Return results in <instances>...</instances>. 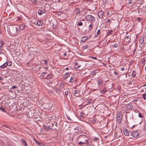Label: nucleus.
Here are the masks:
<instances>
[{
	"instance_id": "nucleus-29",
	"label": "nucleus",
	"mask_w": 146,
	"mask_h": 146,
	"mask_svg": "<svg viewBox=\"0 0 146 146\" xmlns=\"http://www.w3.org/2000/svg\"><path fill=\"white\" fill-rule=\"evenodd\" d=\"M44 126L45 129L48 130H50V128H49V126L48 125H47V126L44 125Z\"/></svg>"
},
{
	"instance_id": "nucleus-51",
	"label": "nucleus",
	"mask_w": 146,
	"mask_h": 146,
	"mask_svg": "<svg viewBox=\"0 0 146 146\" xmlns=\"http://www.w3.org/2000/svg\"><path fill=\"white\" fill-rule=\"evenodd\" d=\"M112 32V31L111 30H109L108 31V33L110 34H111V33Z\"/></svg>"
},
{
	"instance_id": "nucleus-55",
	"label": "nucleus",
	"mask_w": 146,
	"mask_h": 146,
	"mask_svg": "<svg viewBox=\"0 0 146 146\" xmlns=\"http://www.w3.org/2000/svg\"><path fill=\"white\" fill-rule=\"evenodd\" d=\"M125 69V68L124 67H122L121 69V70L122 71H124Z\"/></svg>"
},
{
	"instance_id": "nucleus-2",
	"label": "nucleus",
	"mask_w": 146,
	"mask_h": 146,
	"mask_svg": "<svg viewBox=\"0 0 146 146\" xmlns=\"http://www.w3.org/2000/svg\"><path fill=\"white\" fill-rule=\"evenodd\" d=\"M9 33L11 36H14L17 35L19 33V28L11 26L9 28Z\"/></svg>"
},
{
	"instance_id": "nucleus-20",
	"label": "nucleus",
	"mask_w": 146,
	"mask_h": 146,
	"mask_svg": "<svg viewBox=\"0 0 146 146\" xmlns=\"http://www.w3.org/2000/svg\"><path fill=\"white\" fill-rule=\"evenodd\" d=\"M88 39V38L87 37H86L85 36L83 37L82 39V42H83L85 41L86 40H87Z\"/></svg>"
},
{
	"instance_id": "nucleus-14",
	"label": "nucleus",
	"mask_w": 146,
	"mask_h": 146,
	"mask_svg": "<svg viewBox=\"0 0 146 146\" xmlns=\"http://www.w3.org/2000/svg\"><path fill=\"white\" fill-rule=\"evenodd\" d=\"M70 76V74L68 73H66L63 77L64 79H65L68 77Z\"/></svg>"
},
{
	"instance_id": "nucleus-21",
	"label": "nucleus",
	"mask_w": 146,
	"mask_h": 146,
	"mask_svg": "<svg viewBox=\"0 0 146 146\" xmlns=\"http://www.w3.org/2000/svg\"><path fill=\"white\" fill-rule=\"evenodd\" d=\"M122 119V118L120 117L119 116L117 117V120L119 123H121Z\"/></svg>"
},
{
	"instance_id": "nucleus-60",
	"label": "nucleus",
	"mask_w": 146,
	"mask_h": 146,
	"mask_svg": "<svg viewBox=\"0 0 146 146\" xmlns=\"http://www.w3.org/2000/svg\"><path fill=\"white\" fill-rule=\"evenodd\" d=\"M18 20H21V19L19 17H18Z\"/></svg>"
},
{
	"instance_id": "nucleus-39",
	"label": "nucleus",
	"mask_w": 146,
	"mask_h": 146,
	"mask_svg": "<svg viewBox=\"0 0 146 146\" xmlns=\"http://www.w3.org/2000/svg\"><path fill=\"white\" fill-rule=\"evenodd\" d=\"M3 50L2 48H0V54H3Z\"/></svg>"
},
{
	"instance_id": "nucleus-5",
	"label": "nucleus",
	"mask_w": 146,
	"mask_h": 146,
	"mask_svg": "<svg viewBox=\"0 0 146 146\" xmlns=\"http://www.w3.org/2000/svg\"><path fill=\"white\" fill-rule=\"evenodd\" d=\"M108 81V80H104L103 78H101L98 79L97 81V82L98 84L100 86L103 82H106Z\"/></svg>"
},
{
	"instance_id": "nucleus-62",
	"label": "nucleus",
	"mask_w": 146,
	"mask_h": 146,
	"mask_svg": "<svg viewBox=\"0 0 146 146\" xmlns=\"http://www.w3.org/2000/svg\"><path fill=\"white\" fill-rule=\"evenodd\" d=\"M104 85H105V84H102V86H104Z\"/></svg>"
},
{
	"instance_id": "nucleus-17",
	"label": "nucleus",
	"mask_w": 146,
	"mask_h": 146,
	"mask_svg": "<svg viewBox=\"0 0 146 146\" xmlns=\"http://www.w3.org/2000/svg\"><path fill=\"white\" fill-rule=\"evenodd\" d=\"M4 44V42L3 40H0V48H2Z\"/></svg>"
},
{
	"instance_id": "nucleus-47",
	"label": "nucleus",
	"mask_w": 146,
	"mask_h": 146,
	"mask_svg": "<svg viewBox=\"0 0 146 146\" xmlns=\"http://www.w3.org/2000/svg\"><path fill=\"white\" fill-rule=\"evenodd\" d=\"M83 11H84V14H85L87 13V12L86 11H85L84 10H83Z\"/></svg>"
},
{
	"instance_id": "nucleus-13",
	"label": "nucleus",
	"mask_w": 146,
	"mask_h": 146,
	"mask_svg": "<svg viewBox=\"0 0 146 146\" xmlns=\"http://www.w3.org/2000/svg\"><path fill=\"white\" fill-rule=\"evenodd\" d=\"M81 66V65L80 64L79 62H77L74 65V67L76 69L79 68Z\"/></svg>"
},
{
	"instance_id": "nucleus-56",
	"label": "nucleus",
	"mask_w": 146,
	"mask_h": 146,
	"mask_svg": "<svg viewBox=\"0 0 146 146\" xmlns=\"http://www.w3.org/2000/svg\"><path fill=\"white\" fill-rule=\"evenodd\" d=\"M92 58L93 59H97V58H96V57H92Z\"/></svg>"
},
{
	"instance_id": "nucleus-45",
	"label": "nucleus",
	"mask_w": 146,
	"mask_h": 146,
	"mask_svg": "<svg viewBox=\"0 0 146 146\" xmlns=\"http://www.w3.org/2000/svg\"><path fill=\"white\" fill-rule=\"evenodd\" d=\"M145 96H146V94H143V99H144V100H146V98H145Z\"/></svg>"
},
{
	"instance_id": "nucleus-46",
	"label": "nucleus",
	"mask_w": 146,
	"mask_h": 146,
	"mask_svg": "<svg viewBox=\"0 0 146 146\" xmlns=\"http://www.w3.org/2000/svg\"><path fill=\"white\" fill-rule=\"evenodd\" d=\"M137 20L139 22H140L141 20V18H138Z\"/></svg>"
},
{
	"instance_id": "nucleus-32",
	"label": "nucleus",
	"mask_w": 146,
	"mask_h": 146,
	"mask_svg": "<svg viewBox=\"0 0 146 146\" xmlns=\"http://www.w3.org/2000/svg\"><path fill=\"white\" fill-rule=\"evenodd\" d=\"M106 22L107 24H109L111 23L110 20V19H108Z\"/></svg>"
},
{
	"instance_id": "nucleus-34",
	"label": "nucleus",
	"mask_w": 146,
	"mask_h": 146,
	"mask_svg": "<svg viewBox=\"0 0 146 146\" xmlns=\"http://www.w3.org/2000/svg\"><path fill=\"white\" fill-rule=\"evenodd\" d=\"M65 83L64 82H62L60 84V87H63V86L65 85Z\"/></svg>"
},
{
	"instance_id": "nucleus-12",
	"label": "nucleus",
	"mask_w": 146,
	"mask_h": 146,
	"mask_svg": "<svg viewBox=\"0 0 146 146\" xmlns=\"http://www.w3.org/2000/svg\"><path fill=\"white\" fill-rule=\"evenodd\" d=\"M123 133L126 136H128L129 135V132L126 129H125L123 130Z\"/></svg>"
},
{
	"instance_id": "nucleus-53",
	"label": "nucleus",
	"mask_w": 146,
	"mask_h": 146,
	"mask_svg": "<svg viewBox=\"0 0 146 146\" xmlns=\"http://www.w3.org/2000/svg\"><path fill=\"white\" fill-rule=\"evenodd\" d=\"M131 0H129V1L128 3L129 4H131L133 3L132 2H131Z\"/></svg>"
},
{
	"instance_id": "nucleus-8",
	"label": "nucleus",
	"mask_w": 146,
	"mask_h": 146,
	"mask_svg": "<svg viewBox=\"0 0 146 146\" xmlns=\"http://www.w3.org/2000/svg\"><path fill=\"white\" fill-rule=\"evenodd\" d=\"M75 132L77 133H80V127H77L74 128Z\"/></svg>"
},
{
	"instance_id": "nucleus-37",
	"label": "nucleus",
	"mask_w": 146,
	"mask_h": 146,
	"mask_svg": "<svg viewBox=\"0 0 146 146\" xmlns=\"http://www.w3.org/2000/svg\"><path fill=\"white\" fill-rule=\"evenodd\" d=\"M74 78L72 77L70 79L69 82H72L74 81Z\"/></svg>"
},
{
	"instance_id": "nucleus-44",
	"label": "nucleus",
	"mask_w": 146,
	"mask_h": 146,
	"mask_svg": "<svg viewBox=\"0 0 146 146\" xmlns=\"http://www.w3.org/2000/svg\"><path fill=\"white\" fill-rule=\"evenodd\" d=\"M0 110H1L2 111L5 112V110L3 108H1V107H0Z\"/></svg>"
},
{
	"instance_id": "nucleus-63",
	"label": "nucleus",
	"mask_w": 146,
	"mask_h": 146,
	"mask_svg": "<svg viewBox=\"0 0 146 146\" xmlns=\"http://www.w3.org/2000/svg\"><path fill=\"white\" fill-rule=\"evenodd\" d=\"M145 71H146V65L145 66Z\"/></svg>"
},
{
	"instance_id": "nucleus-61",
	"label": "nucleus",
	"mask_w": 146,
	"mask_h": 146,
	"mask_svg": "<svg viewBox=\"0 0 146 146\" xmlns=\"http://www.w3.org/2000/svg\"><path fill=\"white\" fill-rule=\"evenodd\" d=\"M126 38L127 39H129V36H126Z\"/></svg>"
},
{
	"instance_id": "nucleus-38",
	"label": "nucleus",
	"mask_w": 146,
	"mask_h": 146,
	"mask_svg": "<svg viewBox=\"0 0 146 146\" xmlns=\"http://www.w3.org/2000/svg\"><path fill=\"white\" fill-rule=\"evenodd\" d=\"M139 117L141 118H142L143 117V116L142 115V114L141 113H139V115H138Z\"/></svg>"
},
{
	"instance_id": "nucleus-57",
	"label": "nucleus",
	"mask_w": 146,
	"mask_h": 146,
	"mask_svg": "<svg viewBox=\"0 0 146 146\" xmlns=\"http://www.w3.org/2000/svg\"><path fill=\"white\" fill-rule=\"evenodd\" d=\"M66 53H65L64 54V56H66Z\"/></svg>"
},
{
	"instance_id": "nucleus-7",
	"label": "nucleus",
	"mask_w": 146,
	"mask_h": 146,
	"mask_svg": "<svg viewBox=\"0 0 146 146\" xmlns=\"http://www.w3.org/2000/svg\"><path fill=\"white\" fill-rule=\"evenodd\" d=\"M131 135L133 137H136L139 135V133L135 131L132 132Z\"/></svg>"
},
{
	"instance_id": "nucleus-42",
	"label": "nucleus",
	"mask_w": 146,
	"mask_h": 146,
	"mask_svg": "<svg viewBox=\"0 0 146 146\" xmlns=\"http://www.w3.org/2000/svg\"><path fill=\"white\" fill-rule=\"evenodd\" d=\"M46 73H45V72H42V76H43V77H44V76L45 75H46Z\"/></svg>"
},
{
	"instance_id": "nucleus-58",
	"label": "nucleus",
	"mask_w": 146,
	"mask_h": 146,
	"mask_svg": "<svg viewBox=\"0 0 146 146\" xmlns=\"http://www.w3.org/2000/svg\"><path fill=\"white\" fill-rule=\"evenodd\" d=\"M44 62H45V64H46L47 62V60H45L44 61Z\"/></svg>"
},
{
	"instance_id": "nucleus-27",
	"label": "nucleus",
	"mask_w": 146,
	"mask_h": 146,
	"mask_svg": "<svg viewBox=\"0 0 146 146\" xmlns=\"http://www.w3.org/2000/svg\"><path fill=\"white\" fill-rule=\"evenodd\" d=\"M35 141L36 142V143H37L39 146H44V144H43V143H40V142H38L36 141Z\"/></svg>"
},
{
	"instance_id": "nucleus-59",
	"label": "nucleus",
	"mask_w": 146,
	"mask_h": 146,
	"mask_svg": "<svg viewBox=\"0 0 146 146\" xmlns=\"http://www.w3.org/2000/svg\"><path fill=\"white\" fill-rule=\"evenodd\" d=\"M66 70H69V68H66Z\"/></svg>"
},
{
	"instance_id": "nucleus-41",
	"label": "nucleus",
	"mask_w": 146,
	"mask_h": 146,
	"mask_svg": "<svg viewBox=\"0 0 146 146\" xmlns=\"http://www.w3.org/2000/svg\"><path fill=\"white\" fill-rule=\"evenodd\" d=\"M98 139H99L97 137H95L93 139V140L94 141H96Z\"/></svg>"
},
{
	"instance_id": "nucleus-35",
	"label": "nucleus",
	"mask_w": 146,
	"mask_h": 146,
	"mask_svg": "<svg viewBox=\"0 0 146 146\" xmlns=\"http://www.w3.org/2000/svg\"><path fill=\"white\" fill-rule=\"evenodd\" d=\"M92 102V99H90L89 100V101L87 102V104H91Z\"/></svg>"
},
{
	"instance_id": "nucleus-22",
	"label": "nucleus",
	"mask_w": 146,
	"mask_h": 146,
	"mask_svg": "<svg viewBox=\"0 0 146 146\" xmlns=\"http://www.w3.org/2000/svg\"><path fill=\"white\" fill-rule=\"evenodd\" d=\"M83 24L81 21H78L77 22V25L79 26H82L83 25Z\"/></svg>"
},
{
	"instance_id": "nucleus-54",
	"label": "nucleus",
	"mask_w": 146,
	"mask_h": 146,
	"mask_svg": "<svg viewBox=\"0 0 146 146\" xmlns=\"http://www.w3.org/2000/svg\"><path fill=\"white\" fill-rule=\"evenodd\" d=\"M31 63L30 62H28L26 63V65H29Z\"/></svg>"
},
{
	"instance_id": "nucleus-1",
	"label": "nucleus",
	"mask_w": 146,
	"mask_h": 146,
	"mask_svg": "<svg viewBox=\"0 0 146 146\" xmlns=\"http://www.w3.org/2000/svg\"><path fill=\"white\" fill-rule=\"evenodd\" d=\"M79 139H81V141L78 143V145L80 146H89L88 145L89 140L86 136L84 135H80L76 138L77 141H78Z\"/></svg>"
},
{
	"instance_id": "nucleus-15",
	"label": "nucleus",
	"mask_w": 146,
	"mask_h": 146,
	"mask_svg": "<svg viewBox=\"0 0 146 146\" xmlns=\"http://www.w3.org/2000/svg\"><path fill=\"white\" fill-rule=\"evenodd\" d=\"M144 40V37H141L140 38L139 40V43L141 44H142L143 43Z\"/></svg>"
},
{
	"instance_id": "nucleus-28",
	"label": "nucleus",
	"mask_w": 146,
	"mask_h": 146,
	"mask_svg": "<svg viewBox=\"0 0 146 146\" xmlns=\"http://www.w3.org/2000/svg\"><path fill=\"white\" fill-rule=\"evenodd\" d=\"M29 1L34 4H36L37 3V0H29Z\"/></svg>"
},
{
	"instance_id": "nucleus-31",
	"label": "nucleus",
	"mask_w": 146,
	"mask_h": 146,
	"mask_svg": "<svg viewBox=\"0 0 146 146\" xmlns=\"http://www.w3.org/2000/svg\"><path fill=\"white\" fill-rule=\"evenodd\" d=\"M88 48V46L87 45H86L83 46L82 49L83 50H85L87 49Z\"/></svg>"
},
{
	"instance_id": "nucleus-64",
	"label": "nucleus",
	"mask_w": 146,
	"mask_h": 146,
	"mask_svg": "<svg viewBox=\"0 0 146 146\" xmlns=\"http://www.w3.org/2000/svg\"><path fill=\"white\" fill-rule=\"evenodd\" d=\"M146 86V84L143 85V86Z\"/></svg>"
},
{
	"instance_id": "nucleus-36",
	"label": "nucleus",
	"mask_w": 146,
	"mask_h": 146,
	"mask_svg": "<svg viewBox=\"0 0 146 146\" xmlns=\"http://www.w3.org/2000/svg\"><path fill=\"white\" fill-rule=\"evenodd\" d=\"M93 27V26L92 24L90 25L89 26V29L90 30L92 29Z\"/></svg>"
},
{
	"instance_id": "nucleus-40",
	"label": "nucleus",
	"mask_w": 146,
	"mask_h": 146,
	"mask_svg": "<svg viewBox=\"0 0 146 146\" xmlns=\"http://www.w3.org/2000/svg\"><path fill=\"white\" fill-rule=\"evenodd\" d=\"M106 91V90L103 89L101 91V92L102 93H104Z\"/></svg>"
},
{
	"instance_id": "nucleus-11",
	"label": "nucleus",
	"mask_w": 146,
	"mask_h": 146,
	"mask_svg": "<svg viewBox=\"0 0 146 146\" xmlns=\"http://www.w3.org/2000/svg\"><path fill=\"white\" fill-rule=\"evenodd\" d=\"M104 15V12L103 11H100L98 13V15L99 17L100 18H102L103 17Z\"/></svg>"
},
{
	"instance_id": "nucleus-30",
	"label": "nucleus",
	"mask_w": 146,
	"mask_h": 146,
	"mask_svg": "<svg viewBox=\"0 0 146 146\" xmlns=\"http://www.w3.org/2000/svg\"><path fill=\"white\" fill-rule=\"evenodd\" d=\"M97 121V119L96 118L93 119L92 121V123H95Z\"/></svg>"
},
{
	"instance_id": "nucleus-3",
	"label": "nucleus",
	"mask_w": 146,
	"mask_h": 146,
	"mask_svg": "<svg viewBox=\"0 0 146 146\" xmlns=\"http://www.w3.org/2000/svg\"><path fill=\"white\" fill-rule=\"evenodd\" d=\"M86 21H91V22H94L96 20L95 17L91 15H88L86 16L85 17Z\"/></svg>"
},
{
	"instance_id": "nucleus-49",
	"label": "nucleus",
	"mask_w": 146,
	"mask_h": 146,
	"mask_svg": "<svg viewBox=\"0 0 146 146\" xmlns=\"http://www.w3.org/2000/svg\"><path fill=\"white\" fill-rule=\"evenodd\" d=\"M68 91H66L65 92V94L66 96H67V95H68Z\"/></svg>"
},
{
	"instance_id": "nucleus-48",
	"label": "nucleus",
	"mask_w": 146,
	"mask_h": 146,
	"mask_svg": "<svg viewBox=\"0 0 146 146\" xmlns=\"http://www.w3.org/2000/svg\"><path fill=\"white\" fill-rule=\"evenodd\" d=\"M107 1L108 0H103V2L106 4L107 2Z\"/></svg>"
},
{
	"instance_id": "nucleus-16",
	"label": "nucleus",
	"mask_w": 146,
	"mask_h": 146,
	"mask_svg": "<svg viewBox=\"0 0 146 146\" xmlns=\"http://www.w3.org/2000/svg\"><path fill=\"white\" fill-rule=\"evenodd\" d=\"M7 64H6V63H5L4 64H3V65H2L0 66V68L1 69H3L5 68L7 66Z\"/></svg>"
},
{
	"instance_id": "nucleus-24",
	"label": "nucleus",
	"mask_w": 146,
	"mask_h": 146,
	"mask_svg": "<svg viewBox=\"0 0 146 146\" xmlns=\"http://www.w3.org/2000/svg\"><path fill=\"white\" fill-rule=\"evenodd\" d=\"M136 72L135 71H133L132 73V76L133 77H134L136 76Z\"/></svg>"
},
{
	"instance_id": "nucleus-19",
	"label": "nucleus",
	"mask_w": 146,
	"mask_h": 146,
	"mask_svg": "<svg viewBox=\"0 0 146 146\" xmlns=\"http://www.w3.org/2000/svg\"><path fill=\"white\" fill-rule=\"evenodd\" d=\"M6 64H7V66H11L12 64V62L11 61H8L7 62H6Z\"/></svg>"
},
{
	"instance_id": "nucleus-52",
	"label": "nucleus",
	"mask_w": 146,
	"mask_h": 146,
	"mask_svg": "<svg viewBox=\"0 0 146 146\" xmlns=\"http://www.w3.org/2000/svg\"><path fill=\"white\" fill-rule=\"evenodd\" d=\"M98 34H95V36H94V38L95 37V38H96V37H97L98 36Z\"/></svg>"
},
{
	"instance_id": "nucleus-9",
	"label": "nucleus",
	"mask_w": 146,
	"mask_h": 146,
	"mask_svg": "<svg viewBox=\"0 0 146 146\" xmlns=\"http://www.w3.org/2000/svg\"><path fill=\"white\" fill-rule=\"evenodd\" d=\"M21 141L23 145L24 146H28L27 142L24 139H22L21 140Z\"/></svg>"
},
{
	"instance_id": "nucleus-10",
	"label": "nucleus",
	"mask_w": 146,
	"mask_h": 146,
	"mask_svg": "<svg viewBox=\"0 0 146 146\" xmlns=\"http://www.w3.org/2000/svg\"><path fill=\"white\" fill-rule=\"evenodd\" d=\"M49 128L50 130V131L54 129H55V128H53V127L54 126V124L52 123H49Z\"/></svg>"
},
{
	"instance_id": "nucleus-18",
	"label": "nucleus",
	"mask_w": 146,
	"mask_h": 146,
	"mask_svg": "<svg viewBox=\"0 0 146 146\" xmlns=\"http://www.w3.org/2000/svg\"><path fill=\"white\" fill-rule=\"evenodd\" d=\"M26 27V26L24 24H21L20 25V28L21 30H23Z\"/></svg>"
},
{
	"instance_id": "nucleus-50",
	"label": "nucleus",
	"mask_w": 146,
	"mask_h": 146,
	"mask_svg": "<svg viewBox=\"0 0 146 146\" xmlns=\"http://www.w3.org/2000/svg\"><path fill=\"white\" fill-rule=\"evenodd\" d=\"M100 33V29H99L97 31V34L98 35Z\"/></svg>"
},
{
	"instance_id": "nucleus-23",
	"label": "nucleus",
	"mask_w": 146,
	"mask_h": 146,
	"mask_svg": "<svg viewBox=\"0 0 146 146\" xmlns=\"http://www.w3.org/2000/svg\"><path fill=\"white\" fill-rule=\"evenodd\" d=\"M127 108H128L129 110L133 108V106L131 104H129L127 105Z\"/></svg>"
},
{
	"instance_id": "nucleus-25",
	"label": "nucleus",
	"mask_w": 146,
	"mask_h": 146,
	"mask_svg": "<svg viewBox=\"0 0 146 146\" xmlns=\"http://www.w3.org/2000/svg\"><path fill=\"white\" fill-rule=\"evenodd\" d=\"M72 92L74 94L76 95L78 93L79 91L78 90H74L73 91H72Z\"/></svg>"
},
{
	"instance_id": "nucleus-43",
	"label": "nucleus",
	"mask_w": 146,
	"mask_h": 146,
	"mask_svg": "<svg viewBox=\"0 0 146 146\" xmlns=\"http://www.w3.org/2000/svg\"><path fill=\"white\" fill-rule=\"evenodd\" d=\"M17 87L16 86H13L11 88V89L13 90H14V88L16 89Z\"/></svg>"
},
{
	"instance_id": "nucleus-4",
	"label": "nucleus",
	"mask_w": 146,
	"mask_h": 146,
	"mask_svg": "<svg viewBox=\"0 0 146 146\" xmlns=\"http://www.w3.org/2000/svg\"><path fill=\"white\" fill-rule=\"evenodd\" d=\"M74 13L75 15H80L81 13L80 9V8L75 9L74 11Z\"/></svg>"
},
{
	"instance_id": "nucleus-26",
	"label": "nucleus",
	"mask_w": 146,
	"mask_h": 146,
	"mask_svg": "<svg viewBox=\"0 0 146 146\" xmlns=\"http://www.w3.org/2000/svg\"><path fill=\"white\" fill-rule=\"evenodd\" d=\"M43 12V11L40 9L38 11V14L40 15H42Z\"/></svg>"
},
{
	"instance_id": "nucleus-6",
	"label": "nucleus",
	"mask_w": 146,
	"mask_h": 146,
	"mask_svg": "<svg viewBox=\"0 0 146 146\" xmlns=\"http://www.w3.org/2000/svg\"><path fill=\"white\" fill-rule=\"evenodd\" d=\"M33 23L34 24V23ZM35 23V25H38V26H42L43 24V22L42 20H40L37 21L36 24Z\"/></svg>"
},
{
	"instance_id": "nucleus-33",
	"label": "nucleus",
	"mask_w": 146,
	"mask_h": 146,
	"mask_svg": "<svg viewBox=\"0 0 146 146\" xmlns=\"http://www.w3.org/2000/svg\"><path fill=\"white\" fill-rule=\"evenodd\" d=\"M118 46V44H115L113 46V48H116Z\"/></svg>"
}]
</instances>
